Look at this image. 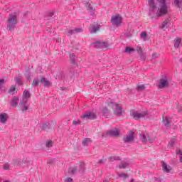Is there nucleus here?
I'll return each instance as SVG.
<instances>
[{
	"mask_svg": "<svg viewBox=\"0 0 182 182\" xmlns=\"http://www.w3.org/2000/svg\"><path fill=\"white\" fill-rule=\"evenodd\" d=\"M158 1L159 4V7L157 11L158 16L167 15V12H168V6L166 4V0H158Z\"/></svg>",
	"mask_w": 182,
	"mask_h": 182,
	"instance_id": "f257e3e1",
	"label": "nucleus"
},
{
	"mask_svg": "<svg viewBox=\"0 0 182 182\" xmlns=\"http://www.w3.org/2000/svg\"><path fill=\"white\" fill-rule=\"evenodd\" d=\"M7 28L9 31H13L15 28V25L18 23V20L16 19V16L11 14L8 19Z\"/></svg>",
	"mask_w": 182,
	"mask_h": 182,
	"instance_id": "f03ea898",
	"label": "nucleus"
},
{
	"mask_svg": "<svg viewBox=\"0 0 182 182\" xmlns=\"http://www.w3.org/2000/svg\"><path fill=\"white\" fill-rule=\"evenodd\" d=\"M96 114L92 112H87L82 114V115L80 117L82 120L85 122V123H87L89 120H95L96 119Z\"/></svg>",
	"mask_w": 182,
	"mask_h": 182,
	"instance_id": "7ed1b4c3",
	"label": "nucleus"
},
{
	"mask_svg": "<svg viewBox=\"0 0 182 182\" xmlns=\"http://www.w3.org/2000/svg\"><path fill=\"white\" fill-rule=\"evenodd\" d=\"M108 109H112V111L114 112V114H117V116H121L122 112V107L114 102H111L109 105Z\"/></svg>",
	"mask_w": 182,
	"mask_h": 182,
	"instance_id": "20e7f679",
	"label": "nucleus"
},
{
	"mask_svg": "<svg viewBox=\"0 0 182 182\" xmlns=\"http://www.w3.org/2000/svg\"><path fill=\"white\" fill-rule=\"evenodd\" d=\"M130 114L134 119H135V120H139V119H142V117L147 116V112H139L132 110L131 111Z\"/></svg>",
	"mask_w": 182,
	"mask_h": 182,
	"instance_id": "39448f33",
	"label": "nucleus"
},
{
	"mask_svg": "<svg viewBox=\"0 0 182 182\" xmlns=\"http://www.w3.org/2000/svg\"><path fill=\"white\" fill-rule=\"evenodd\" d=\"M111 22L114 26H119L122 23V16L119 15L113 16L111 18Z\"/></svg>",
	"mask_w": 182,
	"mask_h": 182,
	"instance_id": "423d86ee",
	"label": "nucleus"
},
{
	"mask_svg": "<svg viewBox=\"0 0 182 182\" xmlns=\"http://www.w3.org/2000/svg\"><path fill=\"white\" fill-rule=\"evenodd\" d=\"M170 83H168V80L167 77L161 78L159 82V87L160 89H164V87H168Z\"/></svg>",
	"mask_w": 182,
	"mask_h": 182,
	"instance_id": "0eeeda50",
	"label": "nucleus"
},
{
	"mask_svg": "<svg viewBox=\"0 0 182 182\" xmlns=\"http://www.w3.org/2000/svg\"><path fill=\"white\" fill-rule=\"evenodd\" d=\"M140 139L144 142L146 143V141H149L151 143V139H150V136H149V134L147 132H144L140 134Z\"/></svg>",
	"mask_w": 182,
	"mask_h": 182,
	"instance_id": "6e6552de",
	"label": "nucleus"
},
{
	"mask_svg": "<svg viewBox=\"0 0 182 182\" xmlns=\"http://www.w3.org/2000/svg\"><path fill=\"white\" fill-rule=\"evenodd\" d=\"M162 170L164 171V173H171V171L173 170V168H171L170 165L167 164V163L163 162Z\"/></svg>",
	"mask_w": 182,
	"mask_h": 182,
	"instance_id": "1a4fd4ad",
	"label": "nucleus"
},
{
	"mask_svg": "<svg viewBox=\"0 0 182 182\" xmlns=\"http://www.w3.org/2000/svg\"><path fill=\"white\" fill-rule=\"evenodd\" d=\"M20 110H22L23 113H25L28 110V104H26V102H20Z\"/></svg>",
	"mask_w": 182,
	"mask_h": 182,
	"instance_id": "9d476101",
	"label": "nucleus"
},
{
	"mask_svg": "<svg viewBox=\"0 0 182 182\" xmlns=\"http://www.w3.org/2000/svg\"><path fill=\"white\" fill-rule=\"evenodd\" d=\"M161 28V29H163V31H167V29H168V28H170V21L165 20L162 23Z\"/></svg>",
	"mask_w": 182,
	"mask_h": 182,
	"instance_id": "9b49d317",
	"label": "nucleus"
},
{
	"mask_svg": "<svg viewBox=\"0 0 182 182\" xmlns=\"http://www.w3.org/2000/svg\"><path fill=\"white\" fill-rule=\"evenodd\" d=\"M77 171H83V168L79 170L77 168V167L74 166V167H70L68 169L69 174H76V173H77Z\"/></svg>",
	"mask_w": 182,
	"mask_h": 182,
	"instance_id": "f8f14e48",
	"label": "nucleus"
},
{
	"mask_svg": "<svg viewBox=\"0 0 182 182\" xmlns=\"http://www.w3.org/2000/svg\"><path fill=\"white\" fill-rule=\"evenodd\" d=\"M124 140L126 143H129V141H133V140H134V134H129L125 138H124Z\"/></svg>",
	"mask_w": 182,
	"mask_h": 182,
	"instance_id": "ddd939ff",
	"label": "nucleus"
},
{
	"mask_svg": "<svg viewBox=\"0 0 182 182\" xmlns=\"http://www.w3.org/2000/svg\"><path fill=\"white\" fill-rule=\"evenodd\" d=\"M80 32H83V29L82 28H74L73 30H69L68 31V33H70V35H75L76 33H80Z\"/></svg>",
	"mask_w": 182,
	"mask_h": 182,
	"instance_id": "4468645a",
	"label": "nucleus"
},
{
	"mask_svg": "<svg viewBox=\"0 0 182 182\" xmlns=\"http://www.w3.org/2000/svg\"><path fill=\"white\" fill-rule=\"evenodd\" d=\"M8 120V115L6 114H0V123L3 124L6 123Z\"/></svg>",
	"mask_w": 182,
	"mask_h": 182,
	"instance_id": "2eb2a0df",
	"label": "nucleus"
},
{
	"mask_svg": "<svg viewBox=\"0 0 182 182\" xmlns=\"http://www.w3.org/2000/svg\"><path fill=\"white\" fill-rule=\"evenodd\" d=\"M174 46L176 49H178L181 46V38H176L174 40Z\"/></svg>",
	"mask_w": 182,
	"mask_h": 182,
	"instance_id": "dca6fc26",
	"label": "nucleus"
},
{
	"mask_svg": "<svg viewBox=\"0 0 182 182\" xmlns=\"http://www.w3.org/2000/svg\"><path fill=\"white\" fill-rule=\"evenodd\" d=\"M30 97H31V94L29 93V92L25 90L23 92V101L28 102V99H29Z\"/></svg>",
	"mask_w": 182,
	"mask_h": 182,
	"instance_id": "f3484780",
	"label": "nucleus"
},
{
	"mask_svg": "<svg viewBox=\"0 0 182 182\" xmlns=\"http://www.w3.org/2000/svg\"><path fill=\"white\" fill-rule=\"evenodd\" d=\"M163 122L164 124L166 127H168L169 126H171V121H170V119L167 118V117H164L163 118Z\"/></svg>",
	"mask_w": 182,
	"mask_h": 182,
	"instance_id": "a211bd4d",
	"label": "nucleus"
},
{
	"mask_svg": "<svg viewBox=\"0 0 182 182\" xmlns=\"http://www.w3.org/2000/svg\"><path fill=\"white\" fill-rule=\"evenodd\" d=\"M18 102H19V97H14L13 98V100H12V102H11V106H13V107H16V106H18Z\"/></svg>",
	"mask_w": 182,
	"mask_h": 182,
	"instance_id": "6ab92c4d",
	"label": "nucleus"
},
{
	"mask_svg": "<svg viewBox=\"0 0 182 182\" xmlns=\"http://www.w3.org/2000/svg\"><path fill=\"white\" fill-rule=\"evenodd\" d=\"M18 92V89L15 87V85H11L10 89L9 90V93L10 95H15Z\"/></svg>",
	"mask_w": 182,
	"mask_h": 182,
	"instance_id": "aec40b11",
	"label": "nucleus"
},
{
	"mask_svg": "<svg viewBox=\"0 0 182 182\" xmlns=\"http://www.w3.org/2000/svg\"><path fill=\"white\" fill-rule=\"evenodd\" d=\"M90 144H92V140L90 139V138H85L82 140V145L89 146Z\"/></svg>",
	"mask_w": 182,
	"mask_h": 182,
	"instance_id": "412c9836",
	"label": "nucleus"
},
{
	"mask_svg": "<svg viewBox=\"0 0 182 182\" xmlns=\"http://www.w3.org/2000/svg\"><path fill=\"white\" fill-rule=\"evenodd\" d=\"M41 82L44 83L45 87H48V86L50 85V82L46 80L45 77H42L41 79Z\"/></svg>",
	"mask_w": 182,
	"mask_h": 182,
	"instance_id": "4be33fe9",
	"label": "nucleus"
},
{
	"mask_svg": "<svg viewBox=\"0 0 182 182\" xmlns=\"http://www.w3.org/2000/svg\"><path fill=\"white\" fill-rule=\"evenodd\" d=\"M96 46H97V48H105L106 46H107V43L102 41H97Z\"/></svg>",
	"mask_w": 182,
	"mask_h": 182,
	"instance_id": "5701e85b",
	"label": "nucleus"
},
{
	"mask_svg": "<svg viewBox=\"0 0 182 182\" xmlns=\"http://www.w3.org/2000/svg\"><path fill=\"white\" fill-rule=\"evenodd\" d=\"M112 110H113L112 108L109 109V105H108L107 107L104 108L102 112L104 114H105V116H107V114H109Z\"/></svg>",
	"mask_w": 182,
	"mask_h": 182,
	"instance_id": "b1692460",
	"label": "nucleus"
},
{
	"mask_svg": "<svg viewBox=\"0 0 182 182\" xmlns=\"http://www.w3.org/2000/svg\"><path fill=\"white\" fill-rule=\"evenodd\" d=\"M41 83H42L41 82V80H39L38 79H34L32 82V86H34V87L39 86V85H41Z\"/></svg>",
	"mask_w": 182,
	"mask_h": 182,
	"instance_id": "393cba45",
	"label": "nucleus"
},
{
	"mask_svg": "<svg viewBox=\"0 0 182 182\" xmlns=\"http://www.w3.org/2000/svg\"><path fill=\"white\" fill-rule=\"evenodd\" d=\"M144 89H146V85L141 83L138 84L137 85V90L139 91H141V90H144Z\"/></svg>",
	"mask_w": 182,
	"mask_h": 182,
	"instance_id": "a878e982",
	"label": "nucleus"
},
{
	"mask_svg": "<svg viewBox=\"0 0 182 182\" xmlns=\"http://www.w3.org/2000/svg\"><path fill=\"white\" fill-rule=\"evenodd\" d=\"M50 129L49 123H46L43 126V130H44V132H49V129Z\"/></svg>",
	"mask_w": 182,
	"mask_h": 182,
	"instance_id": "bb28decb",
	"label": "nucleus"
},
{
	"mask_svg": "<svg viewBox=\"0 0 182 182\" xmlns=\"http://www.w3.org/2000/svg\"><path fill=\"white\" fill-rule=\"evenodd\" d=\"M149 4L150 8L156 9V5H154V0H149Z\"/></svg>",
	"mask_w": 182,
	"mask_h": 182,
	"instance_id": "cd10ccee",
	"label": "nucleus"
},
{
	"mask_svg": "<svg viewBox=\"0 0 182 182\" xmlns=\"http://www.w3.org/2000/svg\"><path fill=\"white\" fill-rule=\"evenodd\" d=\"M174 4L176 5V6H178V8H181L182 9V2L180 1V0H175Z\"/></svg>",
	"mask_w": 182,
	"mask_h": 182,
	"instance_id": "c85d7f7f",
	"label": "nucleus"
},
{
	"mask_svg": "<svg viewBox=\"0 0 182 182\" xmlns=\"http://www.w3.org/2000/svg\"><path fill=\"white\" fill-rule=\"evenodd\" d=\"M119 134V131L117 130H113L110 132V136H112L113 137L117 136Z\"/></svg>",
	"mask_w": 182,
	"mask_h": 182,
	"instance_id": "c756f323",
	"label": "nucleus"
},
{
	"mask_svg": "<svg viewBox=\"0 0 182 182\" xmlns=\"http://www.w3.org/2000/svg\"><path fill=\"white\" fill-rule=\"evenodd\" d=\"M109 161H114V160H119V158L117 156H109Z\"/></svg>",
	"mask_w": 182,
	"mask_h": 182,
	"instance_id": "7c9ffc66",
	"label": "nucleus"
},
{
	"mask_svg": "<svg viewBox=\"0 0 182 182\" xmlns=\"http://www.w3.org/2000/svg\"><path fill=\"white\" fill-rule=\"evenodd\" d=\"M82 123V122L80 119H75L73 122V124H74V126H76L77 124H80Z\"/></svg>",
	"mask_w": 182,
	"mask_h": 182,
	"instance_id": "2f4dec72",
	"label": "nucleus"
},
{
	"mask_svg": "<svg viewBox=\"0 0 182 182\" xmlns=\"http://www.w3.org/2000/svg\"><path fill=\"white\" fill-rule=\"evenodd\" d=\"M125 52L129 53V52H134V49L130 48V47H127L125 48Z\"/></svg>",
	"mask_w": 182,
	"mask_h": 182,
	"instance_id": "473e14b6",
	"label": "nucleus"
},
{
	"mask_svg": "<svg viewBox=\"0 0 182 182\" xmlns=\"http://www.w3.org/2000/svg\"><path fill=\"white\" fill-rule=\"evenodd\" d=\"M141 38H142V39H144V41H146V39H147V33H141Z\"/></svg>",
	"mask_w": 182,
	"mask_h": 182,
	"instance_id": "72a5a7b5",
	"label": "nucleus"
},
{
	"mask_svg": "<svg viewBox=\"0 0 182 182\" xmlns=\"http://www.w3.org/2000/svg\"><path fill=\"white\" fill-rule=\"evenodd\" d=\"M119 177L123 178H127L129 177V175L125 173H119L118 174Z\"/></svg>",
	"mask_w": 182,
	"mask_h": 182,
	"instance_id": "f704fd0d",
	"label": "nucleus"
},
{
	"mask_svg": "<svg viewBox=\"0 0 182 182\" xmlns=\"http://www.w3.org/2000/svg\"><path fill=\"white\" fill-rule=\"evenodd\" d=\"M119 167H120V168H126V167H127V164L122 163V164H120Z\"/></svg>",
	"mask_w": 182,
	"mask_h": 182,
	"instance_id": "c9c22d12",
	"label": "nucleus"
},
{
	"mask_svg": "<svg viewBox=\"0 0 182 182\" xmlns=\"http://www.w3.org/2000/svg\"><path fill=\"white\" fill-rule=\"evenodd\" d=\"M87 9L88 11H95V7L90 4L88 6H87Z\"/></svg>",
	"mask_w": 182,
	"mask_h": 182,
	"instance_id": "e433bc0d",
	"label": "nucleus"
},
{
	"mask_svg": "<svg viewBox=\"0 0 182 182\" xmlns=\"http://www.w3.org/2000/svg\"><path fill=\"white\" fill-rule=\"evenodd\" d=\"M46 147L49 149V147H52V141H48L46 143Z\"/></svg>",
	"mask_w": 182,
	"mask_h": 182,
	"instance_id": "4c0bfd02",
	"label": "nucleus"
},
{
	"mask_svg": "<svg viewBox=\"0 0 182 182\" xmlns=\"http://www.w3.org/2000/svg\"><path fill=\"white\" fill-rule=\"evenodd\" d=\"M97 31H99V26L93 27V28H92L93 33H96V32H97Z\"/></svg>",
	"mask_w": 182,
	"mask_h": 182,
	"instance_id": "58836bf2",
	"label": "nucleus"
},
{
	"mask_svg": "<svg viewBox=\"0 0 182 182\" xmlns=\"http://www.w3.org/2000/svg\"><path fill=\"white\" fill-rule=\"evenodd\" d=\"M158 56H159V53H154L152 54L153 59H156V58H157Z\"/></svg>",
	"mask_w": 182,
	"mask_h": 182,
	"instance_id": "ea45409f",
	"label": "nucleus"
},
{
	"mask_svg": "<svg viewBox=\"0 0 182 182\" xmlns=\"http://www.w3.org/2000/svg\"><path fill=\"white\" fill-rule=\"evenodd\" d=\"M70 58L71 59L72 62L75 60V55L74 54H70Z\"/></svg>",
	"mask_w": 182,
	"mask_h": 182,
	"instance_id": "a19ab883",
	"label": "nucleus"
},
{
	"mask_svg": "<svg viewBox=\"0 0 182 182\" xmlns=\"http://www.w3.org/2000/svg\"><path fill=\"white\" fill-rule=\"evenodd\" d=\"M65 181L72 182V181H73V179H72V178L68 177V178H65Z\"/></svg>",
	"mask_w": 182,
	"mask_h": 182,
	"instance_id": "79ce46f5",
	"label": "nucleus"
},
{
	"mask_svg": "<svg viewBox=\"0 0 182 182\" xmlns=\"http://www.w3.org/2000/svg\"><path fill=\"white\" fill-rule=\"evenodd\" d=\"M4 170H9V165H4Z\"/></svg>",
	"mask_w": 182,
	"mask_h": 182,
	"instance_id": "37998d69",
	"label": "nucleus"
},
{
	"mask_svg": "<svg viewBox=\"0 0 182 182\" xmlns=\"http://www.w3.org/2000/svg\"><path fill=\"white\" fill-rule=\"evenodd\" d=\"M177 154H179L180 157L182 156V151H178L176 152Z\"/></svg>",
	"mask_w": 182,
	"mask_h": 182,
	"instance_id": "c03bdc74",
	"label": "nucleus"
},
{
	"mask_svg": "<svg viewBox=\"0 0 182 182\" xmlns=\"http://www.w3.org/2000/svg\"><path fill=\"white\" fill-rule=\"evenodd\" d=\"M179 161H180V163H182V156H180Z\"/></svg>",
	"mask_w": 182,
	"mask_h": 182,
	"instance_id": "a18cd8bd",
	"label": "nucleus"
},
{
	"mask_svg": "<svg viewBox=\"0 0 182 182\" xmlns=\"http://www.w3.org/2000/svg\"><path fill=\"white\" fill-rule=\"evenodd\" d=\"M4 83V80H0V85H2Z\"/></svg>",
	"mask_w": 182,
	"mask_h": 182,
	"instance_id": "49530a36",
	"label": "nucleus"
},
{
	"mask_svg": "<svg viewBox=\"0 0 182 182\" xmlns=\"http://www.w3.org/2000/svg\"><path fill=\"white\" fill-rule=\"evenodd\" d=\"M131 182H134V180H132Z\"/></svg>",
	"mask_w": 182,
	"mask_h": 182,
	"instance_id": "de8ad7c7",
	"label": "nucleus"
},
{
	"mask_svg": "<svg viewBox=\"0 0 182 182\" xmlns=\"http://www.w3.org/2000/svg\"><path fill=\"white\" fill-rule=\"evenodd\" d=\"M4 182H9L8 181H4Z\"/></svg>",
	"mask_w": 182,
	"mask_h": 182,
	"instance_id": "09e8293b",
	"label": "nucleus"
},
{
	"mask_svg": "<svg viewBox=\"0 0 182 182\" xmlns=\"http://www.w3.org/2000/svg\"><path fill=\"white\" fill-rule=\"evenodd\" d=\"M100 163H102V161H100Z\"/></svg>",
	"mask_w": 182,
	"mask_h": 182,
	"instance_id": "8fccbe9b",
	"label": "nucleus"
}]
</instances>
